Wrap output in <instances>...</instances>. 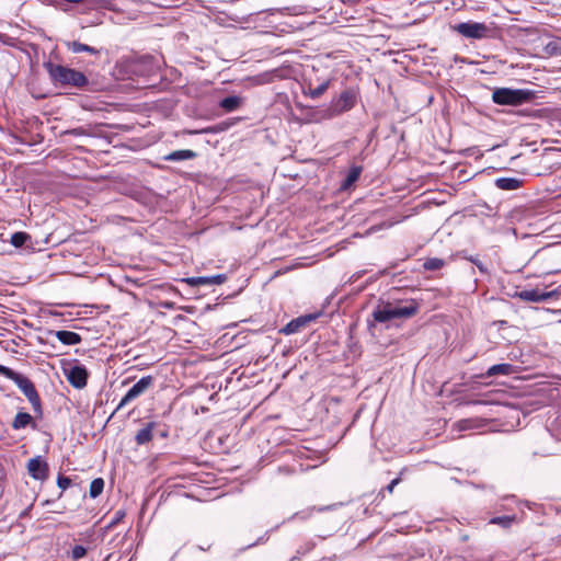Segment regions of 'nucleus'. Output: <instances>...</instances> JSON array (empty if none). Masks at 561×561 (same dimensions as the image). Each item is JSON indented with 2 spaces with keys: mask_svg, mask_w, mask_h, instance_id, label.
I'll return each mask as SVG.
<instances>
[{
  "mask_svg": "<svg viewBox=\"0 0 561 561\" xmlns=\"http://www.w3.org/2000/svg\"><path fill=\"white\" fill-rule=\"evenodd\" d=\"M196 157V152L190 149L175 150L164 157L165 161L191 160Z\"/></svg>",
  "mask_w": 561,
  "mask_h": 561,
  "instance_id": "dca6fc26",
  "label": "nucleus"
},
{
  "mask_svg": "<svg viewBox=\"0 0 561 561\" xmlns=\"http://www.w3.org/2000/svg\"><path fill=\"white\" fill-rule=\"evenodd\" d=\"M517 296L524 301H545L550 297V293H543L538 289L522 290Z\"/></svg>",
  "mask_w": 561,
  "mask_h": 561,
  "instance_id": "9d476101",
  "label": "nucleus"
},
{
  "mask_svg": "<svg viewBox=\"0 0 561 561\" xmlns=\"http://www.w3.org/2000/svg\"><path fill=\"white\" fill-rule=\"evenodd\" d=\"M27 470L30 476L36 480H45L48 477V465L41 457L30 459Z\"/></svg>",
  "mask_w": 561,
  "mask_h": 561,
  "instance_id": "6e6552de",
  "label": "nucleus"
},
{
  "mask_svg": "<svg viewBox=\"0 0 561 561\" xmlns=\"http://www.w3.org/2000/svg\"><path fill=\"white\" fill-rule=\"evenodd\" d=\"M362 173V168L360 167H353L351 168V170L348 171L345 180L343 181L341 187L343 190H347L348 187H351L359 178Z\"/></svg>",
  "mask_w": 561,
  "mask_h": 561,
  "instance_id": "aec40b11",
  "label": "nucleus"
},
{
  "mask_svg": "<svg viewBox=\"0 0 561 561\" xmlns=\"http://www.w3.org/2000/svg\"><path fill=\"white\" fill-rule=\"evenodd\" d=\"M133 72L141 77H151L157 72V65L150 56L141 57L135 60L131 65Z\"/></svg>",
  "mask_w": 561,
  "mask_h": 561,
  "instance_id": "0eeeda50",
  "label": "nucleus"
},
{
  "mask_svg": "<svg viewBox=\"0 0 561 561\" xmlns=\"http://www.w3.org/2000/svg\"><path fill=\"white\" fill-rule=\"evenodd\" d=\"M242 104V99L237 95H231L222 99L219 103L220 107L225 112H233L240 107Z\"/></svg>",
  "mask_w": 561,
  "mask_h": 561,
  "instance_id": "f3484780",
  "label": "nucleus"
},
{
  "mask_svg": "<svg viewBox=\"0 0 561 561\" xmlns=\"http://www.w3.org/2000/svg\"><path fill=\"white\" fill-rule=\"evenodd\" d=\"M317 319L316 314H306L298 317L290 322H288L282 330L280 333L286 335H290L297 332H300L308 323L314 321Z\"/></svg>",
  "mask_w": 561,
  "mask_h": 561,
  "instance_id": "1a4fd4ad",
  "label": "nucleus"
},
{
  "mask_svg": "<svg viewBox=\"0 0 561 561\" xmlns=\"http://www.w3.org/2000/svg\"><path fill=\"white\" fill-rule=\"evenodd\" d=\"M399 479H394L392 480L388 485H387V490L391 493L394 489V486L399 483Z\"/></svg>",
  "mask_w": 561,
  "mask_h": 561,
  "instance_id": "f704fd0d",
  "label": "nucleus"
},
{
  "mask_svg": "<svg viewBox=\"0 0 561 561\" xmlns=\"http://www.w3.org/2000/svg\"><path fill=\"white\" fill-rule=\"evenodd\" d=\"M103 489H104V480L102 478H96V479L92 480V482L90 483V489H89L90 497H92V499L98 497L103 492Z\"/></svg>",
  "mask_w": 561,
  "mask_h": 561,
  "instance_id": "5701e85b",
  "label": "nucleus"
},
{
  "mask_svg": "<svg viewBox=\"0 0 561 561\" xmlns=\"http://www.w3.org/2000/svg\"><path fill=\"white\" fill-rule=\"evenodd\" d=\"M535 93L527 89L496 88L492 101L499 105L518 106L531 101Z\"/></svg>",
  "mask_w": 561,
  "mask_h": 561,
  "instance_id": "7ed1b4c3",
  "label": "nucleus"
},
{
  "mask_svg": "<svg viewBox=\"0 0 561 561\" xmlns=\"http://www.w3.org/2000/svg\"><path fill=\"white\" fill-rule=\"evenodd\" d=\"M87 554V549L83 546H75L71 551V557L73 560H79Z\"/></svg>",
  "mask_w": 561,
  "mask_h": 561,
  "instance_id": "c85d7f7f",
  "label": "nucleus"
},
{
  "mask_svg": "<svg viewBox=\"0 0 561 561\" xmlns=\"http://www.w3.org/2000/svg\"><path fill=\"white\" fill-rule=\"evenodd\" d=\"M330 81L327 80L317 87L308 85V90L305 91V94L310 96L311 99L320 98L329 88Z\"/></svg>",
  "mask_w": 561,
  "mask_h": 561,
  "instance_id": "412c9836",
  "label": "nucleus"
},
{
  "mask_svg": "<svg viewBox=\"0 0 561 561\" xmlns=\"http://www.w3.org/2000/svg\"><path fill=\"white\" fill-rule=\"evenodd\" d=\"M25 397L30 400L35 411H39L41 401L36 388H22Z\"/></svg>",
  "mask_w": 561,
  "mask_h": 561,
  "instance_id": "4be33fe9",
  "label": "nucleus"
},
{
  "mask_svg": "<svg viewBox=\"0 0 561 561\" xmlns=\"http://www.w3.org/2000/svg\"><path fill=\"white\" fill-rule=\"evenodd\" d=\"M467 423H468V421H462V422L460 423L461 428H466L467 426H465V424H467Z\"/></svg>",
  "mask_w": 561,
  "mask_h": 561,
  "instance_id": "4c0bfd02",
  "label": "nucleus"
},
{
  "mask_svg": "<svg viewBox=\"0 0 561 561\" xmlns=\"http://www.w3.org/2000/svg\"><path fill=\"white\" fill-rule=\"evenodd\" d=\"M209 276L188 277L183 279L190 286H211Z\"/></svg>",
  "mask_w": 561,
  "mask_h": 561,
  "instance_id": "a878e982",
  "label": "nucleus"
},
{
  "mask_svg": "<svg viewBox=\"0 0 561 561\" xmlns=\"http://www.w3.org/2000/svg\"><path fill=\"white\" fill-rule=\"evenodd\" d=\"M54 84L81 89L88 84V78L79 70L48 62L45 65Z\"/></svg>",
  "mask_w": 561,
  "mask_h": 561,
  "instance_id": "f03ea898",
  "label": "nucleus"
},
{
  "mask_svg": "<svg viewBox=\"0 0 561 561\" xmlns=\"http://www.w3.org/2000/svg\"><path fill=\"white\" fill-rule=\"evenodd\" d=\"M127 383H128L127 379L122 381V386H126Z\"/></svg>",
  "mask_w": 561,
  "mask_h": 561,
  "instance_id": "58836bf2",
  "label": "nucleus"
},
{
  "mask_svg": "<svg viewBox=\"0 0 561 561\" xmlns=\"http://www.w3.org/2000/svg\"><path fill=\"white\" fill-rule=\"evenodd\" d=\"M540 385H541V382H536V383H534L533 386L538 387V386H540Z\"/></svg>",
  "mask_w": 561,
  "mask_h": 561,
  "instance_id": "ea45409f",
  "label": "nucleus"
},
{
  "mask_svg": "<svg viewBox=\"0 0 561 561\" xmlns=\"http://www.w3.org/2000/svg\"><path fill=\"white\" fill-rule=\"evenodd\" d=\"M355 102L356 95L353 91H343L341 95L332 102L330 107L331 115L335 116L350 111L355 105Z\"/></svg>",
  "mask_w": 561,
  "mask_h": 561,
  "instance_id": "39448f33",
  "label": "nucleus"
},
{
  "mask_svg": "<svg viewBox=\"0 0 561 561\" xmlns=\"http://www.w3.org/2000/svg\"><path fill=\"white\" fill-rule=\"evenodd\" d=\"M31 423H33V417L31 416V414L26 412H19L12 422V427L14 430H21L26 427Z\"/></svg>",
  "mask_w": 561,
  "mask_h": 561,
  "instance_id": "6ab92c4d",
  "label": "nucleus"
},
{
  "mask_svg": "<svg viewBox=\"0 0 561 561\" xmlns=\"http://www.w3.org/2000/svg\"><path fill=\"white\" fill-rule=\"evenodd\" d=\"M123 516H124L123 512H121V511L116 512V518L113 522V524L117 523Z\"/></svg>",
  "mask_w": 561,
  "mask_h": 561,
  "instance_id": "e433bc0d",
  "label": "nucleus"
},
{
  "mask_svg": "<svg viewBox=\"0 0 561 561\" xmlns=\"http://www.w3.org/2000/svg\"><path fill=\"white\" fill-rule=\"evenodd\" d=\"M470 261L476 264L478 266V268L482 272V273H485L486 272V268L485 266L477 259H470Z\"/></svg>",
  "mask_w": 561,
  "mask_h": 561,
  "instance_id": "72a5a7b5",
  "label": "nucleus"
},
{
  "mask_svg": "<svg viewBox=\"0 0 561 561\" xmlns=\"http://www.w3.org/2000/svg\"><path fill=\"white\" fill-rule=\"evenodd\" d=\"M145 388H130V390L126 393V396L121 400L119 404L117 405L116 410L122 409L124 405H126L129 401L136 399L139 397Z\"/></svg>",
  "mask_w": 561,
  "mask_h": 561,
  "instance_id": "b1692460",
  "label": "nucleus"
},
{
  "mask_svg": "<svg viewBox=\"0 0 561 561\" xmlns=\"http://www.w3.org/2000/svg\"><path fill=\"white\" fill-rule=\"evenodd\" d=\"M211 131H213L211 128H205V129H202V130H190L188 134L195 135V134L211 133Z\"/></svg>",
  "mask_w": 561,
  "mask_h": 561,
  "instance_id": "c9c22d12",
  "label": "nucleus"
},
{
  "mask_svg": "<svg viewBox=\"0 0 561 561\" xmlns=\"http://www.w3.org/2000/svg\"><path fill=\"white\" fill-rule=\"evenodd\" d=\"M420 310V304L414 299H405L397 302H381L373 311L376 322L386 323L393 319H410Z\"/></svg>",
  "mask_w": 561,
  "mask_h": 561,
  "instance_id": "f257e3e1",
  "label": "nucleus"
},
{
  "mask_svg": "<svg viewBox=\"0 0 561 561\" xmlns=\"http://www.w3.org/2000/svg\"><path fill=\"white\" fill-rule=\"evenodd\" d=\"M151 383V377L150 376H147V377H142L140 378L138 381H136L133 386H139V387H142V386H149Z\"/></svg>",
  "mask_w": 561,
  "mask_h": 561,
  "instance_id": "473e14b6",
  "label": "nucleus"
},
{
  "mask_svg": "<svg viewBox=\"0 0 561 561\" xmlns=\"http://www.w3.org/2000/svg\"><path fill=\"white\" fill-rule=\"evenodd\" d=\"M515 373V367L511 364H497L491 366L486 375L488 376H495V375H512Z\"/></svg>",
  "mask_w": 561,
  "mask_h": 561,
  "instance_id": "a211bd4d",
  "label": "nucleus"
},
{
  "mask_svg": "<svg viewBox=\"0 0 561 561\" xmlns=\"http://www.w3.org/2000/svg\"><path fill=\"white\" fill-rule=\"evenodd\" d=\"M210 277V285H220L227 280V276L225 274H217Z\"/></svg>",
  "mask_w": 561,
  "mask_h": 561,
  "instance_id": "2f4dec72",
  "label": "nucleus"
},
{
  "mask_svg": "<svg viewBox=\"0 0 561 561\" xmlns=\"http://www.w3.org/2000/svg\"><path fill=\"white\" fill-rule=\"evenodd\" d=\"M156 427L154 422L147 423L141 430H139L136 434V443L138 445H145L152 439V431Z\"/></svg>",
  "mask_w": 561,
  "mask_h": 561,
  "instance_id": "2eb2a0df",
  "label": "nucleus"
},
{
  "mask_svg": "<svg viewBox=\"0 0 561 561\" xmlns=\"http://www.w3.org/2000/svg\"><path fill=\"white\" fill-rule=\"evenodd\" d=\"M57 484L62 491H65L71 485V479L65 476H59L57 478Z\"/></svg>",
  "mask_w": 561,
  "mask_h": 561,
  "instance_id": "c756f323",
  "label": "nucleus"
},
{
  "mask_svg": "<svg viewBox=\"0 0 561 561\" xmlns=\"http://www.w3.org/2000/svg\"><path fill=\"white\" fill-rule=\"evenodd\" d=\"M445 265L444 260L438 257H431L425 260L423 263V267L426 271H437L440 270Z\"/></svg>",
  "mask_w": 561,
  "mask_h": 561,
  "instance_id": "393cba45",
  "label": "nucleus"
},
{
  "mask_svg": "<svg viewBox=\"0 0 561 561\" xmlns=\"http://www.w3.org/2000/svg\"><path fill=\"white\" fill-rule=\"evenodd\" d=\"M65 46L67 47V49L71 53H75V54H78V53H89L91 55H99L100 54V50L92 47V46H89L87 44H82L78 41H68V42H65Z\"/></svg>",
  "mask_w": 561,
  "mask_h": 561,
  "instance_id": "f8f14e48",
  "label": "nucleus"
},
{
  "mask_svg": "<svg viewBox=\"0 0 561 561\" xmlns=\"http://www.w3.org/2000/svg\"><path fill=\"white\" fill-rule=\"evenodd\" d=\"M0 375L13 380L16 386H33L25 377L10 369L9 367L0 365Z\"/></svg>",
  "mask_w": 561,
  "mask_h": 561,
  "instance_id": "4468645a",
  "label": "nucleus"
},
{
  "mask_svg": "<svg viewBox=\"0 0 561 561\" xmlns=\"http://www.w3.org/2000/svg\"><path fill=\"white\" fill-rule=\"evenodd\" d=\"M546 50L551 54V55H561V48L559 47L558 43L557 42H550L547 46H546Z\"/></svg>",
  "mask_w": 561,
  "mask_h": 561,
  "instance_id": "7c9ffc66",
  "label": "nucleus"
},
{
  "mask_svg": "<svg viewBox=\"0 0 561 561\" xmlns=\"http://www.w3.org/2000/svg\"><path fill=\"white\" fill-rule=\"evenodd\" d=\"M64 373L71 386H85L88 371L85 367L79 363L69 364L64 367Z\"/></svg>",
  "mask_w": 561,
  "mask_h": 561,
  "instance_id": "423d86ee",
  "label": "nucleus"
},
{
  "mask_svg": "<svg viewBox=\"0 0 561 561\" xmlns=\"http://www.w3.org/2000/svg\"><path fill=\"white\" fill-rule=\"evenodd\" d=\"M495 185L503 191H515L523 185V181L517 178H499L495 180Z\"/></svg>",
  "mask_w": 561,
  "mask_h": 561,
  "instance_id": "ddd939ff",
  "label": "nucleus"
},
{
  "mask_svg": "<svg viewBox=\"0 0 561 561\" xmlns=\"http://www.w3.org/2000/svg\"><path fill=\"white\" fill-rule=\"evenodd\" d=\"M55 337L65 345H76L81 342V336L72 331L59 330L53 332Z\"/></svg>",
  "mask_w": 561,
  "mask_h": 561,
  "instance_id": "9b49d317",
  "label": "nucleus"
},
{
  "mask_svg": "<svg viewBox=\"0 0 561 561\" xmlns=\"http://www.w3.org/2000/svg\"><path fill=\"white\" fill-rule=\"evenodd\" d=\"M454 31L466 38L481 39L489 36L490 27L480 22H462L454 25Z\"/></svg>",
  "mask_w": 561,
  "mask_h": 561,
  "instance_id": "20e7f679",
  "label": "nucleus"
},
{
  "mask_svg": "<svg viewBox=\"0 0 561 561\" xmlns=\"http://www.w3.org/2000/svg\"><path fill=\"white\" fill-rule=\"evenodd\" d=\"M30 236L25 232H15L11 237V244L15 248H20L25 244Z\"/></svg>",
  "mask_w": 561,
  "mask_h": 561,
  "instance_id": "bb28decb",
  "label": "nucleus"
},
{
  "mask_svg": "<svg viewBox=\"0 0 561 561\" xmlns=\"http://www.w3.org/2000/svg\"><path fill=\"white\" fill-rule=\"evenodd\" d=\"M513 522H514V517H511V516L493 517L490 520L491 524L501 525L504 528L510 527Z\"/></svg>",
  "mask_w": 561,
  "mask_h": 561,
  "instance_id": "cd10ccee",
  "label": "nucleus"
}]
</instances>
